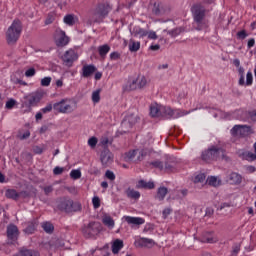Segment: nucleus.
Here are the masks:
<instances>
[{"label": "nucleus", "instance_id": "f257e3e1", "mask_svg": "<svg viewBox=\"0 0 256 256\" xmlns=\"http://www.w3.org/2000/svg\"><path fill=\"white\" fill-rule=\"evenodd\" d=\"M193 17V27L196 31H205L209 28V19H207V8L203 3H196L191 8Z\"/></svg>", "mask_w": 256, "mask_h": 256}, {"label": "nucleus", "instance_id": "f03ea898", "mask_svg": "<svg viewBox=\"0 0 256 256\" xmlns=\"http://www.w3.org/2000/svg\"><path fill=\"white\" fill-rule=\"evenodd\" d=\"M201 159L205 163L219 161V159L229 161V157H227V151L221 142L211 145L208 149L204 150L201 154Z\"/></svg>", "mask_w": 256, "mask_h": 256}, {"label": "nucleus", "instance_id": "7ed1b4c3", "mask_svg": "<svg viewBox=\"0 0 256 256\" xmlns=\"http://www.w3.org/2000/svg\"><path fill=\"white\" fill-rule=\"evenodd\" d=\"M53 109L57 113H63L64 115H69L77 109V102L69 98H64L59 102L53 104Z\"/></svg>", "mask_w": 256, "mask_h": 256}, {"label": "nucleus", "instance_id": "20e7f679", "mask_svg": "<svg viewBox=\"0 0 256 256\" xmlns=\"http://www.w3.org/2000/svg\"><path fill=\"white\" fill-rule=\"evenodd\" d=\"M21 31H23V28L21 27V21L14 20L6 32V41L8 45H15L17 41H19V37H21Z\"/></svg>", "mask_w": 256, "mask_h": 256}, {"label": "nucleus", "instance_id": "39448f33", "mask_svg": "<svg viewBox=\"0 0 256 256\" xmlns=\"http://www.w3.org/2000/svg\"><path fill=\"white\" fill-rule=\"evenodd\" d=\"M42 98L43 95L39 92H32L24 96L21 104L22 109H24V113H31L33 107H35Z\"/></svg>", "mask_w": 256, "mask_h": 256}, {"label": "nucleus", "instance_id": "423d86ee", "mask_svg": "<svg viewBox=\"0 0 256 256\" xmlns=\"http://www.w3.org/2000/svg\"><path fill=\"white\" fill-rule=\"evenodd\" d=\"M160 117H165V119H179V117H185L189 115V111L181 109H171L169 106H160Z\"/></svg>", "mask_w": 256, "mask_h": 256}, {"label": "nucleus", "instance_id": "0eeeda50", "mask_svg": "<svg viewBox=\"0 0 256 256\" xmlns=\"http://www.w3.org/2000/svg\"><path fill=\"white\" fill-rule=\"evenodd\" d=\"M140 119L141 118H139L137 113H128L121 123L122 133H129V131L133 129L134 125L139 123Z\"/></svg>", "mask_w": 256, "mask_h": 256}, {"label": "nucleus", "instance_id": "6e6552de", "mask_svg": "<svg viewBox=\"0 0 256 256\" xmlns=\"http://www.w3.org/2000/svg\"><path fill=\"white\" fill-rule=\"evenodd\" d=\"M101 231V224L98 222H90L82 229V233L86 239H94Z\"/></svg>", "mask_w": 256, "mask_h": 256}, {"label": "nucleus", "instance_id": "1a4fd4ad", "mask_svg": "<svg viewBox=\"0 0 256 256\" xmlns=\"http://www.w3.org/2000/svg\"><path fill=\"white\" fill-rule=\"evenodd\" d=\"M230 133L233 137H247V135L253 134V129L247 125H235Z\"/></svg>", "mask_w": 256, "mask_h": 256}, {"label": "nucleus", "instance_id": "9d476101", "mask_svg": "<svg viewBox=\"0 0 256 256\" xmlns=\"http://www.w3.org/2000/svg\"><path fill=\"white\" fill-rule=\"evenodd\" d=\"M238 75H239V80H238V85L243 87L246 85L247 87H251L253 85V73L251 71H248L246 74V82H245V68L240 66L238 68Z\"/></svg>", "mask_w": 256, "mask_h": 256}, {"label": "nucleus", "instance_id": "9b49d317", "mask_svg": "<svg viewBox=\"0 0 256 256\" xmlns=\"http://www.w3.org/2000/svg\"><path fill=\"white\" fill-rule=\"evenodd\" d=\"M77 207L80 209L81 206L73 203V200L67 198L62 199L58 204L60 211H65L66 213H73V211H77Z\"/></svg>", "mask_w": 256, "mask_h": 256}, {"label": "nucleus", "instance_id": "f8f14e48", "mask_svg": "<svg viewBox=\"0 0 256 256\" xmlns=\"http://www.w3.org/2000/svg\"><path fill=\"white\" fill-rule=\"evenodd\" d=\"M149 85V80L144 75H140L137 79L133 80L129 84V91H135L137 89H145Z\"/></svg>", "mask_w": 256, "mask_h": 256}, {"label": "nucleus", "instance_id": "ddd939ff", "mask_svg": "<svg viewBox=\"0 0 256 256\" xmlns=\"http://www.w3.org/2000/svg\"><path fill=\"white\" fill-rule=\"evenodd\" d=\"M78 59L79 55L73 49L67 50L62 57V61L64 62L66 67H73V63H75V61H77Z\"/></svg>", "mask_w": 256, "mask_h": 256}, {"label": "nucleus", "instance_id": "4468645a", "mask_svg": "<svg viewBox=\"0 0 256 256\" xmlns=\"http://www.w3.org/2000/svg\"><path fill=\"white\" fill-rule=\"evenodd\" d=\"M6 235L8 241H10L11 244L15 243L17 239H19V228L15 224H10L6 228Z\"/></svg>", "mask_w": 256, "mask_h": 256}, {"label": "nucleus", "instance_id": "2eb2a0df", "mask_svg": "<svg viewBox=\"0 0 256 256\" xmlns=\"http://www.w3.org/2000/svg\"><path fill=\"white\" fill-rule=\"evenodd\" d=\"M113 153L109 151V149H104L100 154V160L103 165V167H109L111 163H113Z\"/></svg>", "mask_w": 256, "mask_h": 256}, {"label": "nucleus", "instance_id": "dca6fc26", "mask_svg": "<svg viewBox=\"0 0 256 256\" xmlns=\"http://www.w3.org/2000/svg\"><path fill=\"white\" fill-rule=\"evenodd\" d=\"M136 247H145L146 249H152L155 247V240L149 238H139L135 241Z\"/></svg>", "mask_w": 256, "mask_h": 256}, {"label": "nucleus", "instance_id": "f3484780", "mask_svg": "<svg viewBox=\"0 0 256 256\" xmlns=\"http://www.w3.org/2000/svg\"><path fill=\"white\" fill-rule=\"evenodd\" d=\"M109 11H111L109 4H99L95 9L94 15L97 17H107Z\"/></svg>", "mask_w": 256, "mask_h": 256}, {"label": "nucleus", "instance_id": "a211bd4d", "mask_svg": "<svg viewBox=\"0 0 256 256\" xmlns=\"http://www.w3.org/2000/svg\"><path fill=\"white\" fill-rule=\"evenodd\" d=\"M124 221L131 225V227H139V225H143L145 223V219L141 217H133V216H124Z\"/></svg>", "mask_w": 256, "mask_h": 256}, {"label": "nucleus", "instance_id": "6ab92c4d", "mask_svg": "<svg viewBox=\"0 0 256 256\" xmlns=\"http://www.w3.org/2000/svg\"><path fill=\"white\" fill-rule=\"evenodd\" d=\"M242 181L243 176L239 173L232 172L228 176V183H230V185H241Z\"/></svg>", "mask_w": 256, "mask_h": 256}, {"label": "nucleus", "instance_id": "aec40b11", "mask_svg": "<svg viewBox=\"0 0 256 256\" xmlns=\"http://www.w3.org/2000/svg\"><path fill=\"white\" fill-rule=\"evenodd\" d=\"M56 44L58 47H65V45L69 44V37L65 34V31H59V37L56 40Z\"/></svg>", "mask_w": 256, "mask_h": 256}, {"label": "nucleus", "instance_id": "412c9836", "mask_svg": "<svg viewBox=\"0 0 256 256\" xmlns=\"http://www.w3.org/2000/svg\"><path fill=\"white\" fill-rule=\"evenodd\" d=\"M131 33L134 37H139V39H143L149 35V32L140 26H135Z\"/></svg>", "mask_w": 256, "mask_h": 256}, {"label": "nucleus", "instance_id": "4be33fe9", "mask_svg": "<svg viewBox=\"0 0 256 256\" xmlns=\"http://www.w3.org/2000/svg\"><path fill=\"white\" fill-rule=\"evenodd\" d=\"M202 243H217V237L213 232H204L201 237Z\"/></svg>", "mask_w": 256, "mask_h": 256}, {"label": "nucleus", "instance_id": "5701e85b", "mask_svg": "<svg viewBox=\"0 0 256 256\" xmlns=\"http://www.w3.org/2000/svg\"><path fill=\"white\" fill-rule=\"evenodd\" d=\"M37 221H32V222H28L26 224V227L24 228L23 232L25 233V235H33V233H35V231H37Z\"/></svg>", "mask_w": 256, "mask_h": 256}, {"label": "nucleus", "instance_id": "b1692460", "mask_svg": "<svg viewBox=\"0 0 256 256\" xmlns=\"http://www.w3.org/2000/svg\"><path fill=\"white\" fill-rule=\"evenodd\" d=\"M97 71V68L95 67V65H84L82 67V77H91V75H93V73H95Z\"/></svg>", "mask_w": 256, "mask_h": 256}, {"label": "nucleus", "instance_id": "393cba45", "mask_svg": "<svg viewBox=\"0 0 256 256\" xmlns=\"http://www.w3.org/2000/svg\"><path fill=\"white\" fill-rule=\"evenodd\" d=\"M128 48L131 53H137L141 49V42L130 39Z\"/></svg>", "mask_w": 256, "mask_h": 256}, {"label": "nucleus", "instance_id": "a878e982", "mask_svg": "<svg viewBox=\"0 0 256 256\" xmlns=\"http://www.w3.org/2000/svg\"><path fill=\"white\" fill-rule=\"evenodd\" d=\"M161 105L159 104H152L150 106V115L151 117H161Z\"/></svg>", "mask_w": 256, "mask_h": 256}, {"label": "nucleus", "instance_id": "bb28decb", "mask_svg": "<svg viewBox=\"0 0 256 256\" xmlns=\"http://www.w3.org/2000/svg\"><path fill=\"white\" fill-rule=\"evenodd\" d=\"M123 247V240L116 239L112 244V253L117 255Z\"/></svg>", "mask_w": 256, "mask_h": 256}, {"label": "nucleus", "instance_id": "cd10ccee", "mask_svg": "<svg viewBox=\"0 0 256 256\" xmlns=\"http://www.w3.org/2000/svg\"><path fill=\"white\" fill-rule=\"evenodd\" d=\"M185 31L184 27H178L172 30L164 29V33H168L170 37H178V35H181Z\"/></svg>", "mask_w": 256, "mask_h": 256}, {"label": "nucleus", "instance_id": "c85d7f7f", "mask_svg": "<svg viewBox=\"0 0 256 256\" xmlns=\"http://www.w3.org/2000/svg\"><path fill=\"white\" fill-rule=\"evenodd\" d=\"M5 196L7 199H13V201H17V199L20 197V194L15 189H8L5 192Z\"/></svg>", "mask_w": 256, "mask_h": 256}, {"label": "nucleus", "instance_id": "c756f323", "mask_svg": "<svg viewBox=\"0 0 256 256\" xmlns=\"http://www.w3.org/2000/svg\"><path fill=\"white\" fill-rule=\"evenodd\" d=\"M13 256H39V252L33 250L22 249Z\"/></svg>", "mask_w": 256, "mask_h": 256}, {"label": "nucleus", "instance_id": "7c9ffc66", "mask_svg": "<svg viewBox=\"0 0 256 256\" xmlns=\"http://www.w3.org/2000/svg\"><path fill=\"white\" fill-rule=\"evenodd\" d=\"M167 193H169V190L167 189V187L162 186V187L158 188L156 198L158 199V201H163V199H165Z\"/></svg>", "mask_w": 256, "mask_h": 256}, {"label": "nucleus", "instance_id": "2f4dec72", "mask_svg": "<svg viewBox=\"0 0 256 256\" xmlns=\"http://www.w3.org/2000/svg\"><path fill=\"white\" fill-rule=\"evenodd\" d=\"M109 51H111V47L107 44L98 47V52L102 59H105V57H107V53H109Z\"/></svg>", "mask_w": 256, "mask_h": 256}, {"label": "nucleus", "instance_id": "473e14b6", "mask_svg": "<svg viewBox=\"0 0 256 256\" xmlns=\"http://www.w3.org/2000/svg\"><path fill=\"white\" fill-rule=\"evenodd\" d=\"M102 223L106 225V227H109L110 229H113L115 227V220L111 216H103Z\"/></svg>", "mask_w": 256, "mask_h": 256}, {"label": "nucleus", "instance_id": "72a5a7b5", "mask_svg": "<svg viewBox=\"0 0 256 256\" xmlns=\"http://www.w3.org/2000/svg\"><path fill=\"white\" fill-rule=\"evenodd\" d=\"M42 229L45 231V233L51 234L53 231H55V226L51 222H43L41 224Z\"/></svg>", "mask_w": 256, "mask_h": 256}, {"label": "nucleus", "instance_id": "f704fd0d", "mask_svg": "<svg viewBox=\"0 0 256 256\" xmlns=\"http://www.w3.org/2000/svg\"><path fill=\"white\" fill-rule=\"evenodd\" d=\"M63 21L69 27H73V25H75V15L68 14V15L64 16Z\"/></svg>", "mask_w": 256, "mask_h": 256}, {"label": "nucleus", "instance_id": "c9c22d12", "mask_svg": "<svg viewBox=\"0 0 256 256\" xmlns=\"http://www.w3.org/2000/svg\"><path fill=\"white\" fill-rule=\"evenodd\" d=\"M207 183L212 187H219V185H221V180L217 179L215 176H210L207 179Z\"/></svg>", "mask_w": 256, "mask_h": 256}, {"label": "nucleus", "instance_id": "e433bc0d", "mask_svg": "<svg viewBox=\"0 0 256 256\" xmlns=\"http://www.w3.org/2000/svg\"><path fill=\"white\" fill-rule=\"evenodd\" d=\"M138 185H139V187H142L143 189H155V183L147 182L145 180H140Z\"/></svg>", "mask_w": 256, "mask_h": 256}, {"label": "nucleus", "instance_id": "4c0bfd02", "mask_svg": "<svg viewBox=\"0 0 256 256\" xmlns=\"http://www.w3.org/2000/svg\"><path fill=\"white\" fill-rule=\"evenodd\" d=\"M126 195H127V197H129V199H139V197H141V193H139V191H135L133 189H128L126 191Z\"/></svg>", "mask_w": 256, "mask_h": 256}, {"label": "nucleus", "instance_id": "58836bf2", "mask_svg": "<svg viewBox=\"0 0 256 256\" xmlns=\"http://www.w3.org/2000/svg\"><path fill=\"white\" fill-rule=\"evenodd\" d=\"M92 101L94 103H99L101 101V89L92 92Z\"/></svg>", "mask_w": 256, "mask_h": 256}, {"label": "nucleus", "instance_id": "ea45409f", "mask_svg": "<svg viewBox=\"0 0 256 256\" xmlns=\"http://www.w3.org/2000/svg\"><path fill=\"white\" fill-rule=\"evenodd\" d=\"M205 179H207V176H205L204 173H199L193 178V182L195 184L197 183H205Z\"/></svg>", "mask_w": 256, "mask_h": 256}, {"label": "nucleus", "instance_id": "a19ab883", "mask_svg": "<svg viewBox=\"0 0 256 256\" xmlns=\"http://www.w3.org/2000/svg\"><path fill=\"white\" fill-rule=\"evenodd\" d=\"M56 14L54 12L48 13L46 19H45V25H51L55 21Z\"/></svg>", "mask_w": 256, "mask_h": 256}, {"label": "nucleus", "instance_id": "79ce46f5", "mask_svg": "<svg viewBox=\"0 0 256 256\" xmlns=\"http://www.w3.org/2000/svg\"><path fill=\"white\" fill-rule=\"evenodd\" d=\"M135 157H137V150H132L126 153V161H134Z\"/></svg>", "mask_w": 256, "mask_h": 256}, {"label": "nucleus", "instance_id": "37998d69", "mask_svg": "<svg viewBox=\"0 0 256 256\" xmlns=\"http://www.w3.org/2000/svg\"><path fill=\"white\" fill-rule=\"evenodd\" d=\"M150 165H153L155 169H159V171H164V164L162 161L156 160L151 162Z\"/></svg>", "mask_w": 256, "mask_h": 256}, {"label": "nucleus", "instance_id": "c03bdc74", "mask_svg": "<svg viewBox=\"0 0 256 256\" xmlns=\"http://www.w3.org/2000/svg\"><path fill=\"white\" fill-rule=\"evenodd\" d=\"M92 204L94 209H99L101 207V199L98 196L92 198Z\"/></svg>", "mask_w": 256, "mask_h": 256}, {"label": "nucleus", "instance_id": "a18cd8bd", "mask_svg": "<svg viewBox=\"0 0 256 256\" xmlns=\"http://www.w3.org/2000/svg\"><path fill=\"white\" fill-rule=\"evenodd\" d=\"M70 177L74 180L81 179V170H72L70 172Z\"/></svg>", "mask_w": 256, "mask_h": 256}, {"label": "nucleus", "instance_id": "49530a36", "mask_svg": "<svg viewBox=\"0 0 256 256\" xmlns=\"http://www.w3.org/2000/svg\"><path fill=\"white\" fill-rule=\"evenodd\" d=\"M147 157V151L137 150V161H143Z\"/></svg>", "mask_w": 256, "mask_h": 256}, {"label": "nucleus", "instance_id": "de8ad7c7", "mask_svg": "<svg viewBox=\"0 0 256 256\" xmlns=\"http://www.w3.org/2000/svg\"><path fill=\"white\" fill-rule=\"evenodd\" d=\"M246 161H256V152H246L245 153Z\"/></svg>", "mask_w": 256, "mask_h": 256}, {"label": "nucleus", "instance_id": "09e8293b", "mask_svg": "<svg viewBox=\"0 0 256 256\" xmlns=\"http://www.w3.org/2000/svg\"><path fill=\"white\" fill-rule=\"evenodd\" d=\"M50 247H54V249H57V247H61V241L57 238H53L50 240Z\"/></svg>", "mask_w": 256, "mask_h": 256}, {"label": "nucleus", "instance_id": "8fccbe9b", "mask_svg": "<svg viewBox=\"0 0 256 256\" xmlns=\"http://www.w3.org/2000/svg\"><path fill=\"white\" fill-rule=\"evenodd\" d=\"M97 143H98L97 137H91V138H89V140H88V145H89V147H91L92 149H95V147H97Z\"/></svg>", "mask_w": 256, "mask_h": 256}, {"label": "nucleus", "instance_id": "3c124183", "mask_svg": "<svg viewBox=\"0 0 256 256\" xmlns=\"http://www.w3.org/2000/svg\"><path fill=\"white\" fill-rule=\"evenodd\" d=\"M51 85V77H44L41 79L42 87H49Z\"/></svg>", "mask_w": 256, "mask_h": 256}, {"label": "nucleus", "instance_id": "603ef678", "mask_svg": "<svg viewBox=\"0 0 256 256\" xmlns=\"http://www.w3.org/2000/svg\"><path fill=\"white\" fill-rule=\"evenodd\" d=\"M17 104V101H15V99H10L6 102V109H13L15 107V105Z\"/></svg>", "mask_w": 256, "mask_h": 256}, {"label": "nucleus", "instance_id": "864d4df0", "mask_svg": "<svg viewBox=\"0 0 256 256\" xmlns=\"http://www.w3.org/2000/svg\"><path fill=\"white\" fill-rule=\"evenodd\" d=\"M105 177H106V179H109L110 181H115V173H113V171H111V170H107L105 172Z\"/></svg>", "mask_w": 256, "mask_h": 256}, {"label": "nucleus", "instance_id": "5fc2aeb1", "mask_svg": "<svg viewBox=\"0 0 256 256\" xmlns=\"http://www.w3.org/2000/svg\"><path fill=\"white\" fill-rule=\"evenodd\" d=\"M241 251V245L235 244L232 248V256H237V254Z\"/></svg>", "mask_w": 256, "mask_h": 256}, {"label": "nucleus", "instance_id": "6e6d98bb", "mask_svg": "<svg viewBox=\"0 0 256 256\" xmlns=\"http://www.w3.org/2000/svg\"><path fill=\"white\" fill-rule=\"evenodd\" d=\"M35 73H36L35 68H29L25 72V77H35Z\"/></svg>", "mask_w": 256, "mask_h": 256}, {"label": "nucleus", "instance_id": "4d7b16f0", "mask_svg": "<svg viewBox=\"0 0 256 256\" xmlns=\"http://www.w3.org/2000/svg\"><path fill=\"white\" fill-rule=\"evenodd\" d=\"M174 166L173 164H169V162H166L164 164V171H166V173H171V171H173Z\"/></svg>", "mask_w": 256, "mask_h": 256}, {"label": "nucleus", "instance_id": "13d9d810", "mask_svg": "<svg viewBox=\"0 0 256 256\" xmlns=\"http://www.w3.org/2000/svg\"><path fill=\"white\" fill-rule=\"evenodd\" d=\"M63 171H65V168L59 167V166H56V167L53 169L54 175H61V174L63 173Z\"/></svg>", "mask_w": 256, "mask_h": 256}, {"label": "nucleus", "instance_id": "bf43d9fd", "mask_svg": "<svg viewBox=\"0 0 256 256\" xmlns=\"http://www.w3.org/2000/svg\"><path fill=\"white\" fill-rule=\"evenodd\" d=\"M29 137H31V132L29 130L24 132L22 135L21 134L19 135V139H21V141L25 139H29Z\"/></svg>", "mask_w": 256, "mask_h": 256}, {"label": "nucleus", "instance_id": "052dcab7", "mask_svg": "<svg viewBox=\"0 0 256 256\" xmlns=\"http://www.w3.org/2000/svg\"><path fill=\"white\" fill-rule=\"evenodd\" d=\"M246 37H248V34L245 30L237 32L238 39H245Z\"/></svg>", "mask_w": 256, "mask_h": 256}, {"label": "nucleus", "instance_id": "680f3d73", "mask_svg": "<svg viewBox=\"0 0 256 256\" xmlns=\"http://www.w3.org/2000/svg\"><path fill=\"white\" fill-rule=\"evenodd\" d=\"M42 113H51L53 111V106L51 104H48L46 107L41 109Z\"/></svg>", "mask_w": 256, "mask_h": 256}, {"label": "nucleus", "instance_id": "e2e57ef3", "mask_svg": "<svg viewBox=\"0 0 256 256\" xmlns=\"http://www.w3.org/2000/svg\"><path fill=\"white\" fill-rule=\"evenodd\" d=\"M171 215V209L170 208H165L162 212V217L163 219H167Z\"/></svg>", "mask_w": 256, "mask_h": 256}, {"label": "nucleus", "instance_id": "0e129e2a", "mask_svg": "<svg viewBox=\"0 0 256 256\" xmlns=\"http://www.w3.org/2000/svg\"><path fill=\"white\" fill-rule=\"evenodd\" d=\"M119 57H121V54H119L118 52H112L110 54V59L112 61H117V59H119Z\"/></svg>", "mask_w": 256, "mask_h": 256}, {"label": "nucleus", "instance_id": "69168bd1", "mask_svg": "<svg viewBox=\"0 0 256 256\" xmlns=\"http://www.w3.org/2000/svg\"><path fill=\"white\" fill-rule=\"evenodd\" d=\"M248 115H249V118L251 119V121H253L254 123H256V110L250 111V112L248 113Z\"/></svg>", "mask_w": 256, "mask_h": 256}, {"label": "nucleus", "instance_id": "338daca9", "mask_svg": "<svg viewBox=\"0 0 256 256\" xmlns=\"http://www.w3.org/2000/svg\"><path fill=\"white\" fill-rule=\"evenodd\" d=\"M248 49H251L252 47H255V39L251 38L248 40V44H247Z\"/></svg>", "mask_w": 256, "mask_h": 256}, {"label": "nucleus", "instance_id": "774afa93", "mask_svg": "<svg viewBox=\"0 0 256 256\" xmlns=\"http://www.w3.org/2000/svg\"><path fill=\"white\" fill-rule=\"evenodd\" d=\"M147 36H148V39H157V33L153 31L148 32Z\"/></svg>", "mask_w": 256, "mask_h": 256}]
</instances>
